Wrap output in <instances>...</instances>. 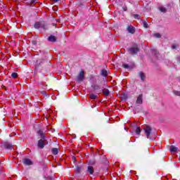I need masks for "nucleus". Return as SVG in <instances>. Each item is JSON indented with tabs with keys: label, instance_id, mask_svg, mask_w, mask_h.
I'll return each instance as SVG.
<instances>
[{
	"label": "nucleus",
	"instance_id": "f257e3e1",
	"mask_svg": "<svg viewBox=\"0 0 180 180\" xmlns=\"http://www.w3.org/2000/svg\"><path fill=\"white\" fill-rule=\"evenodd\" d=\"M127 51L129 54L134 56V55L137 54V53H139V51H140V49H139V46H137V44H135L134 46L129 48L127 49Z\"/></svg>",
	"mask_w": 180,
	"mask_h": 180
},
{
	"label": "nucleus",
	"instance_id": "f03ea898",
	"mask_svg": "<svg viewBox=\"0 0 180 180\" xmlns=\"http://www.w3.org/2000/svg\"><path fill=\"white\" fill-rule=\"evenodd\" d=\"M49 144V142H47V139H39L37 142V147L40 150H43L45 146H47Z\"/></svg>",
	"mask_w": 180,
	"mask_h": 180
},
{
	"label": "nucleus",
	"instance_id": "7ed1b4c3",
	"mask_svg": "<svg viewBox=\"0 0 180 180\" xmlns=\"http://www.w3.org/2000/svg\"><path fill=\"white\" fill-rule=\"evenodd\" d=\"M37 134L40 139L47 140V136H46V134H44V131L43 129L37 130Z\"/></svg>",
	"mask_w": 180,
	"mask_h": 180
},
{
	"label": "nucleus",
	"instance_id": "20e7f679",
	"mask_svg": "<svg viewBox=\"0 0 180 180\" xmlns=\"http://www.w3.org/2000/svg\"><path fill=\"white\" fill-rule=\"evenodd\" d=\"M152 129L151 127L150 126H146L144 129V131H145V135L146 136V139H151V137L150 136H151V131H152Z\"/></svg>",
	"mask_w": 180,
	"mask_h": 180
},
{
	"label": "nucleus",
	"instance_id": "39448f33",
	"mask_svg": "<svg viewBox=\"0 0 180 180\" xmlns=\"http://www.w3.org/2000/svg\"><path fill=\"white\" fill-rule=\"evenodd\" d=\"M92 91H105V89H102V86L98 84H91Z\"/></svg>",
	"mask_w": 180,
	"mask_h": 180
},
{
	"label": "nucleus",
	"instance_id": "423d86ee",
	"mask_svg": "<svg viewBox=\"0 0 180 180\" xmlns=\"http://www.w3.org/2000/svg\"><path fill=\"white\" fill-rule=\"evenodd\" d=\"M84 78H85V75H84V70H82L77 77V81H78V82H82Z\"/></svg>",
	"mask_w": 180,
	"mask_h": 180
},
{
	"label": "nucleus",
	"instance_id": "0eeeda50",
	"mask_svg": "<svg viewBox=\"0 0 180 180\" xmlns=\"http://www.w3.org/2000/svg\"><path fill=\"white\" fill-rule=\"evenodd\" d=\"M3 146L6 150H13V146L9 142H4L3 143Z\"/></svg>",
	"mask_w": 180,
	"mask_h": 180
},
{
	"label": "nucleus",
	"instance_id": "6e6552de",
	"mask_svg": "<svg viewBox=\"0 0 180 180\" xmlns=\"http://www.w3.org/2000/svg\"><path fill=\"white\" fill-rule=\"evenodd\" d=\"M24 165H33V162L29 158H25L22 160Z\"/></svg>",
	"mask_w": 180,
	"mask_h": 180
},
{
	"label": "nucleus",
	"instance_id": "1a4fd4ad",
	"mask_svg": "<svg viewBox=\"0 0 180 180\" xmlns=\"http://www.w3.org/2000/svg\"><path fill=\"white\" fill-rule=\"evenodd\" d=\"M136 103L137 105H143V94H140L136 99Z\"/></svg>",
	"mask_w": 180,
	"mask_h": 180
},
{
	"label": "nucleus",
	"instance_id": "9d476101",
	"mask_svg": "<svg viewBox=\"0 0 180 180\" xmlns=\"http://www.w3.org/2000/svg\"><path fill=\"white\" fill-rule=\"evenodd\" d=\"M87 172L90 175H94L95 172V169H94V166H87Z\"/></svg>",
	"mask_w": 180,
	"mask_h": 180
},
{
	"label": "nucleus",
	"instance_id": "9b49d317",
	"mask_svg": "<svg viewBox=\"0 0 180 180\" xmlns=\"http://www.w3.org/2000/svg\"><path fill=\"white\" fill-rule=\"evenodd\" d=\"M122 67H123V68H125L126 70H131V69L134 68V64L129 65V64L124 63V64H122Z\"/></svg>",
	"mask_w": 180,
	"mask_h": 180
},
{
	"label": "nucleus",
	"instance_id": "f8f14e48",
	"mask_svg": "<svg viewBox=\"0 0 180 180\" xmlns=\"http://www.w3.org/2000/svg\"><path fill=\"white\" fill-rule=\"evenodd\" d=\"M48 41H51V43H56L57 41V37L54 35H51L48 37Z\"/></svg>",
	"mask_w": 180,
	"mask_h": 180
},
{
	"label": "nucleus",
	"instance_id": "ddd939ff",
	"mask_svg": "<svg viewBox=\"0 0 180 180\" xmlns=\"http://www.w3.org/2000/svg\"><path fill=\"white\" fill-rule=\"evenodd\" d=\"M127 31L129 32V33H131V34H134V33L136 32V30H134V27L129 25L127 27Z\"/></svg>",
	"mask_w": 180,
	"mask_h": 180
},
{
	"label": "nucleus",
	"instance_id": "4468645a",
	"mask_svg": "<svg viewBox=\"0 0 180 180\" xmlns=\"http://www.w3.org/2000/svg\"><path fill=\"white\" fill-rule=\"evenodd\" d=\"M127 98H128V96L126 91L121 94L122 101H127Z\"/></svg>",
	"mask_w": 180,
	"mask_h": 180
},
{
	"label": "nucleus",
	"instance_id": "2eb2a0df",
	"mask_svg": "<svg viewBox=\"0 0 180 180\" xmlns=\"http://www.w3.org/2000/svg\"><path fill=\"white\" fill-rule=\"evenodd\" d=\"M96 164V162L95 161V160H89L87 165L89 167H93V165H95Z\"/></svg>",
	"mask_w": 180,
	"mask_h": 180
},
{
	"label": "nucleus",
	"instance_id": "dca6fc26",
	"mask_svg": "<svg viewBox=\"0 0 180 180\" xmlns=\"http://www.w3.org/2000/svg\"><path fill=\"white\" fill-rule=\"evenodd\" d=\"M40 28L44 29V30H47V29H49V27L47 26V25L46 23L41 22Z\"/></svg>",
	"mask_w": 180,
	"mask_h": 180
},
{
	"label": "nucleus",
	"instance_id": "f3484780",
	"mask_svg": "<svg viewBox=\"0 0 180 180\" xmlns=\"http://www.w3.org/2000/svg\"><path fill=\"white\" fill-rule=\"evenodd\" d=\"M170 151H171V153H176V151H178V148L175 147L174 146H171Z\"/></svg>",
	"mask_w": 180,
	"mask_h": 180
},
{
	"label": "nucleus",
	"instance_id": "a211bd4d",
	"mask_svg": "<svg viewBox=\"0 0 180 180\" xmlns=\"http://www.w3.org/2000/svg\"><path fill=\"white\" fill-rule=\"evenodd\" d=\"M139 77H140L141 81H145V80H146V75H144V74L143 73V72H139Z\"/></svg>",
	"mask_w": 180,
	"mask_h": 180
},
{
	"label": "nucleus",
	"instance_id": "6ab92c4d",
	"mask_svg": "<svg viewBox=\"0 0 180 180\" xmlns=\"http://www.w3.org/2000/svg\"><path fill=\"white\" fill-rule=\"evenodd\" d=\"M51 153L52 154H53V155H57V154H58V148H52Z\"/></svg>",
	"mask_w": 180,
	"mask_h": 180
},
{
	"label": "nucleus",
	"instance_id": "aec40b11",
	"mask_svg": "<svg viewBox=\"0 0 180 180\" xmlns=\"http://www.w3.org/2000/svg\"><path fill=\"white\" fill-rule=\"evenodd\" d=\"M41 23V22H35L34 25V29H40Z\"/></svg>",
	"mask_w": 180,
	"mask_h": 180
},
{
	"label": "nucleus",
	"instance_id": "412c9836",
	"mask_svg": "<svg viewBox=\"0 0 180 180\" xmlns=\"http://www.w3.org/2000/svg\"><path fill=\"white\" fill-rule=\"evenodd\" d=\"M101 75L103 77H108V71H106V70H105V69H103L101 70Z\"/></svg>",
	"mask_w": 180,
	"mask_h": 180
},
{
	"label": "nucleus",
	"instance_id": "4be33fe9",
	"mask_svg": "<svg viewBox=\"0 0 180 180\" xmlns=\"http://www.w3.org/2000/svg\"><path fill=\"white\" fill-rule=\"evenodd\" d=\"M152 54H154V56L155 57H158V51H157V49H152Z\"/></svg>",
	"mask_w": 180,
	"mask_h": 180
},
{
	"label": "nucleus",
	"instance_id": "5701e85b",
	"mask_svg": "<svg viewBox=\"0 0 180 180\" xmlns=\"http://www.w3.org/2000/svg\"><path fill=\"white\" fill-rule=\"evenodd\" d=\"M133 130H134L136 134H140V133H141V129H140V127H136V129Z\"/></svg>",
	"mask_w": 180,
	"mask_h": 180
},
{
	"label": "nucleus",
	"instance_id": "b1692460",
	"mask_svg": "<svg viewBox=\"0 0 180 180\" xmlns=\"http://www.w3.org/2000/svg\"><path fill=\"white\" fill-rule=\"evenodd\" d=\"M103 94L104 96L108 98V96H110V91H103Z\"/></svg>",
	"mask_w": 180,
	"mask_h": 180
},
{
	"label": "nucleus",
	"instance_id": "393cba45",
	"mask_svg": "<svg viewBox=\"0 0 180 180\" xmlns=\"http://www.w3.org/2000/svg\"><path fill=\"white\" fill-rule=\"evenodd\" d=\"M97 98H98V95H95L94 94H90V98L91 99H97Z\"/></svg>",
	"mask_w": 180,
	"mask_h": 180
},
{
	"label": "nucleus",
	"instance_id": "a878e982",
	"mask_svg": "<svg viewBox=\"0 0 180 180\" xmlns=\"http://www.w3.org/2000/svg\"><path fill=\"white\" fill-rule=\"evenodd\" d=\"M142 23H143V27H145V29H147V27H148V23H147V22L142 20Z\"/></svg>",
	"mask_w": 180,
	"mask_h": 180
},
{
	"label": "nucleus",
	"instance_id": "bb28decb",
	"mask_svg": "<svg viewBox=\"0 0 180 180\" xmlns=\"http://www.w3.org/2000/svg\"><path fill=\"white\" fill-rule=\"evenodd\" d=\"M173 94H174L176 96H180V91H173Z\"/></svg>",
	"mask_w": 180,
	"mask_h": 180
},
{
	"label": "nucleus",
	"instance_id": "cd10ccee",
	"mask_svg": "<svg viewBox=\"0 0 180 180\" xmlns=\"http://www.w3.org/2000/svg\"><path fill=\"white\" fill-rule=\"evenodd\" d=\"M76 172H77V174H81V167H79V166L77 167Z\"/></svg>",
	"mask_w": 180,
	"mask_h": 180
},
{
	"label": "nucleus",
	"instance_id": "c85d7f7f",
	"mask_svg": "<svg viewBox=\"0 0 180 180\" xmlns=\"http://www.w3.org/2000/svg\"><path fill=\"white\" fill-rule=\"evenodd\" d=\"M11 77H12V78H18V73H16V72H13V73L11 74Z\"/></svg>",
	"mask_w": 180,
	"mask_h": 180
},
{
	"label": "nucleus",
	"instance_id": "c756f323",
	"mask_svg": "<svg viewBox=\"0 0 180 180\" xmlns=\"http://www.w3.org/2000/svg\"><path fill=\"white\" fill-rule=\"evenodd\" d=\"M161 12H163L165 13V12H167V8H165V7H160V8Z\"/></svg>",
	"mask_w": 180,
	"mask_h": 180
},
{
	"label": "nucleus",
	"instance_id": "7c9ffc66",
	"mask_svg": "<svg viewBox=\"0 0 180 180\" xmlns=\"http://www.w3.org/2000/svg\"><path fill=\"white\" fill-rule=\"evenodd\" d=\"M78 91H74L73 94L75 95V96H79V95H81V91H79V93H77Z\"/></svg>",
	"mask_w": 180,
	"mask_h": 180
},
{
	"label": "nucleus",
	"instance_id": "2f4dec72",
	"mask_svg": "<svg viewBox=\"0 0 180 180\" xmlns=\"http://www.w3.org/2000/svg\"><path fill=\"white\" fill-rule=\"evenodd\" d=\"M134 19H140V15L138 14H135V15H134Z\"/></svg>",
	"mask_w": 180,
	"mask_h": 180
},
{
	"label": "nucleus",
	"instance_id": "473e14b6",
	"mask_svg": "<svg viewBox=\"0 0 180 180\" xmlns=\"http://www.w3.org/2000/svg\"><path fill=\"white\" fill-rule=\"evenodd\" d=\"M155 37H157L158 39H160V37H161V34H160V33H156L155 34Z\"/></svg>",
	"mask_w": 180,
	"mask_h": 180
},
{
	"label": "nucleus",
	"instance_id": "72a5a7b5",
	"mask_svg": "<svg viewBox=\"0 0 180 180\" xmlns=\"http://www.w3.org/2000/svg\"><path fill=\"white\" fill-rule=\"evenodd\" d=\"M176 47H177L176 44H173V45L172 46V49L173 50H175V49H176Z\"/></svg>",
	"mask_w": 180,
	"mask_h": 180
},
{
	"label": "nucleus",
	"instance_id": "f704fd0d",
	"mask_svg": "<svg viewBox=\"0 0 180 180\" xmlns=\"http://www.w3.org/2000/svg\"><path fill=\"white\" fill-rule=\"evenodd\" d=\"M32 44H34V46H36L37 44V41H32Z\"/></svg>",
	"mask_w": 180,
	"mask_h": 180
},
{
	"label": "nucleus",
	"instance_id": "c9c22d12",
	"mask_svg": "<svg viewBox=\"0 0 180 180\" xmlns=\"http://www.w3.org/2000/svg\"><path fill=\"white\" fill-rule=\"evenodd\" d=\"M72 161H77V158L75 156L72 157Z\"/></svg>",
	"mask_w": 180,
	"mask_h": 180
},
{
	"label": "nucleus",
	"instance_id": "e433bc0d",
	"mask_svg": "<svg viewBox=\"0 0 180 180\" xmlns=\"http://www.w3.org/2000/svg\"><path fill=\"white\" fill-rule=\"evenodd\" d=\"M41 94H42V95H46L47 93L46 92V91H41Z\"/></svg>",
	"mask_w": 180,
	"mask_h": 180
},
{
	"label": "nucleus",
	"instance_id": "4c0bfd02",
	"mask_svg": "<svg viewBox=\"0 0 180 180\" xmlns=\"http://www.w3.org/2000/svg\"><path fill=\"white\" fill-rule=\"evenodd\" d=\"M177 62L180 63V56L177 57Z\"/></svg>",
	"mask_w": 180,
	"mask_h": 180
},
{
	"label": "nucleus",
	"instance_id": "58836bf2",
	"mask_svg": "<svg viewBox=\"0 0 180 180\" xmlns=\"http://www.w3.org/2000/svg\"><path fill=\"white\" fill-rule=\"evenodd\" d=\"M43 89H47V85H44Z\"/></svg>",
	"mask_w": 180,
	"mask_h": 180
},
{
	"label": "nucleus",
	"instance_id": "ea45409f",
	"mask_svg": "<svg viewBox=\"0 0 180 180\" xmlns=\"http://www.w3.org/2000/svg\"><path fill=\"white\" fill-rule=\"evenodd\" d=\"M124 11H127V7H124Z\"/></svg>",
	"mask_w": 180,
	"mask_h": 180
},
{
	"label": "nucleus",
	"instance_id": "a19ab883",
	"mask_svg": "<svg viewBox=\"0 0 180 180\" xmlns=\"http://www.w3.org/2000/svg\"><path fill=\"white\" fill-rule=\"evenodd\" d=\"M59 0H53L54 2H58Z\"/></svg>",
	"mask_w": 180,
	"mask_h": 180
},
{
	"label": "nucleus",
	"instance_id": "79ce46f5",
	"mask_svg": "<svg viewBox=\"0 0 180 180\" xmlns=\"http://www.w3.org/2000/svg\"><path fill=\"white\" fill-rule=\"evenodd\" d=\"M57 22H60V19H58V20H57Z\"/></svg>",
	"mask_w": 180,
	"mask_h": 180
},
{
	"label": "nucleus",
	"instance_id": "37998d69",
	"mask_svg": "<svg viewBox=\"0 0 180 180\" xmlns=\"http://www.w3.org/2000/svg\"><path fill=\"white\" fill-rule=\"evenodd\" d=\"M105 91H109V89H105Z\"/></svg>",
	"mask_w": 180,
	"mask_h": 180
},
{
	"label": "nucleus",
	"instance_id": "c03bdc74",
	"mask_svg": "<svg viewBox=\"0 0 180 180\" xmlns=\"http://www.w3.org/2000/svg\"><path fill=\"white\" fill-rule=\"evenodd\" d=\"M124 129L126 130V127H124Z\"/></svg>",
	"mask_w": 180,
	"mask_h": 180
}]
</instances>
